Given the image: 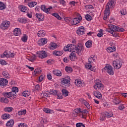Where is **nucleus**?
<instances>
[{
    "label": "nucleus",
    "instance_id": "5701e85b",
    "mask_svg": "<svg viewBox=\"0 0 127 127\" xmlns=\"http://www.w3.org/2000/svg\"><path fill=\"white\" fill-rule=\"evenodd\" d=\"M69 58H70V60H71V61H74V59L76 58V54H75V52H72L70 55H69Z\"/></svg>",
    "mask_w": 127,
    "mask_h": 127
},
{
    "label": "nucleus",
    "instance_id": "7ed1b4c3",
    "mask_svg": "<svg viewBox=\"0 0 127 127\" xmlns=\"http://www.w3.org/2000/svg\"><path fill=\"white\" fill-rule=\"evenodd\" d=\"M75 14L77 17H75L73 18V25H76V24H78V23H80V22H81V20H82L81 14L78 13H76Z\"/></svg>",
    "mask_w": 127,
    "mask_h": 127
},
{
    "label": "nucleus",
    "instance_id": "4d7b16f0",
    "mask_svg": "<svg viewBox=\"0 0 127 127\" xmlns=\"http://www.w3.org/2000/svg\"><path fill=\"white\" fill-rule=\"evenodd\" d=\"M85 67L86 69H90L91 68H92V65H91V64L88 63L85 64Z\"/></svg>",
    "mask_w": 127,
    "mask_h": 127
},
{
    "label": "nucleus",
    "instance_id": "09e8293b",
    "mask_svg": "<svg viewBox=\"0 0 127 127\" xmlns=\"http://www.w3.org/2000/svg\"><path fill=\"white\" fill-rule=\"evenodd\" d=\"M103 31H104V30H103V29H101L99 32V33L97 34V36L98 37H102V36H103V35H104V33H103Z\"/></svg>",
    "mask_w": 127,
    "mask_h": 127
},
{
    "label": "nucleus",
    "instance_id": "680f3d73",
    "mask_svg": "<svg viewBox=\"0 0 127 127\" xmlns=\"http://www.w3.org/2000/svg\"><path fill=\"white\" fill-rule=\"evenodd\" d=\"M18 127H28V126H27V125H26L24 123L19 124Z\"/></svg>",
    "mask_w": 127,
    "mask_h": 127
},
{
    "label": "nucleus",
    "instance_id": "f257e3e1",
    "mask_svg": "<svg viewBox=\"0 0 127 127\" xmlns=\"http://www.w3.org/2000/svg\"><path fill=\"white\" fill-rule=\"evenodd\" d=\"M114 67L117 69H119L121 68L122 65H123V61L122 59H116L115 61L113 62Z\"/></svg>",
    "mask_w": 127,
    "mask_h": 127
},
{
    "label": "nucleus",
    "instance_id": "f3484780",
    "mask_svg": "<svg viewBox=\"0 0 127 127\" xmlns=\"http://www.w3.org/2000/svg\"><path fill=\"white\" fill-rule=\"evenodd\" d=\"M53 73L54 75H56V76H58V77H61V76H62V72L59 70H54Z\"/></svg>",
    "mask_w": 127,
    "mask_h": 127
},
{
    "label": "nucleus",
    "instance_id": "c03bdc74",
    "mask_svg": "<svg viewBox=\"0 0 127 127\" xmlns=\"http://www.w3.org/2000/svg\"><path fill=\"white\" fill-rule=\"evenodd\" d=\"M29 95H30V93H29V91H24L22 93V95H23L24 97H28Z\"/></svg>",
    "mask_w": 127,
    "mask_h": 127
},
{
    "label": "nucleus",
    "instance_id": "f8f14e48",
    "mask_svg": "<svg viewBox=\"0 0 127 127\" xmlns=\"http://www.w3.org/2000/svg\"><path fill=\"white\" fill-rule=\"evenodd\" d=\"M94 88L98 91L99 89H104V85L100 82H97L94 85Z\"/></svg>",
    "mask_w": 127,
    "mask_h": 127
},
{
    "label": "nucleus",
    "instance_id": "a211bd4d",
    "mask_svg": "<svg viewBox=\"0 0 127 127\" xmlns=\"http://www.w3.org/2000/svg\"><path fill=\"white\" fill-rule=\"evenodd\" d=\"M13 125H14V121L11 119L7 122L6 124V126L7 127H13Z\"/></svg>",
    "mask_w": 127,
    "mask_h": 127
},
{
    "label": "nucleus",
    "instance_id": "a19ab883",
    "mask_svg": "<svg viewBox=\"0 0 127 127\" xmlns=\"http://www.w3.org/2000/svg\"><path fill=\"white\" fill-rule=\"evenodd\" d=\"M28 60L29 61H31V62H33V61H35V60H36V56L33 55L29 59H28Z\"/></svg>",
    "mask_w": 127,
    "mask_h": 127
},
{
    "label": "nucleus",
    "instance_id": "4be33fe9",
    "mask_svg": "<svg viewBox=\"0 0 127 127\" xmlns=\"http://www.w3.org/2000/svg\"><path fill=\"white\" fill-rule=\"evenodd\" d=\"M58 94H60V91H58L57 90H53L50 92V94L54 95V96H55L56 97H57Z\"/></svg>",
    "mask_w": 127,
    "mask_h": 127
},
{
    "label": "nucleus",
    "instance_id": "b1692460",
    "mask_svg": "<svg viewBox=\"0 0 127 127\" xmlns=\"http://www.w3.org/2000/svg\"><path fill=\"white\" fill-rule=\"evenodd\" d=\"M41 9L43 10V11H44L46 12V13H50L48 10V9L46 8V7L45 6V5H42L41 6Z\"/></svg>",
    "mask_w": 127,
    "mask_h": 127
},
{
    "label": "nucleus",
    "instance_id": "c756f323",
    "mask_svg": "<svg viewBox=\"0 0 127 127\" xmlns=\"http://www.w3.org/2000/svg\"><path fill=\"white\" fill-rule=\"evenodd\" d=\"M95 55H92L90 58L88 59V63L91 64L93 62H95Z\"/></svg>",
    "mask_w": 127,
    "mask_h": 127
},
{
    "label": "nucleus",
    "instance_id": "ea45409f",
    "mask_svg": "<svg viewBox=\"0 0 127 127\" xmlns=\"http://www.w3.org/2000/svg\"><path fill=\"white\" fill-rule=\"evenodd\" d=\"M12 107H5L4 109V112H8V113H11L12 112Z\"/></svg>",
    "mask_w": 127,
    "mask_h": 127
},
{
    "label": "nucleus",
    "instance_id": "49530a36",
    "mask_svg": "<svg viewBox=\"0 0 127 127\" xmlns=\"http://www.w3.org/2000/svg\"><path fill=\"white\" fill-rule=\"evenodd\" d=\"M80 113H81L82 114L81 116L82 117V119H85V117H84V114H85V115H87V114L89 113V111L86 110H84L81 111Z\"/></svg>",
    "mask_w": 127,
    "mask_h": 127
},
{
    "label": "nucleus",
    "instance_id": "c9c22d12",
    "mask_svg": "<svg viewBox=\"0 0 127 127\" xmlns=\"http://www.w3.org/2000/svg\"><path fill=\"white\" fill-rule=\"evenodd\" d=\"M1 103H4L5 104H8V99L6 98L2 97L0 99Z\"/></svg>",
    "mask_w": 127,
    "mask_h": 127
},
{
    "label": "nucleus",
    "instance_id": "c85d7f7f",
    "mask_svg": "<svg viewBox=\"0 0 127 127\" xmlns=\"http://www.w3.org/2000/svg\"><path fill=\"white\" fill-rule=\"evenodd\" d=\"M114 116V114H113V113L112 112H106V114H105L103 115V116H104V118H112Z\"/></svg>",
    "mask_w": 127,
    "mask_h": 127
},
{
    "label": "nucleus",
    "instance_id": "864d4df0",
    "mask_svg": "<svg viewBox=\"0 0 127 127\" xmlns=\"http://www.w3.org/2000/svg\"><path fill=\"white\" fill-rule=\"evenodd\" d=\"M69 52H74L76 53V50H75V47L74 46H71V47L69 48Z\"/></svg>",
    "mask_w": 127,
    "mask_h": 127
},
{
    "label": "nucleus",
    "instance_id": "a878e982",
    "mask_svg": "<svg viewBox=\"0 0 127 127\" xmlns=\"http://www.w3.org/2000/svg\"><path fill=\"white\" fill-rule=\"evenodd\" d=\"M1 119H2V120H7L8 119H10V115L8 114H3L1 116Z\"/></svg>",
    "mask_w": 127,
    "mask_h": 127
},
{
    "label": "nucleus",
    "instance_id": "dca6fc26",
    "mask_svg": "<svg viewBox=\"0 0 127 127\" xmlns=\"http://www.w3.org/2000/svg\"><path fill=\"white\" fill-rule=\"evenodd\" d=\"M14 35H15V36H19V35H20L21 34V30L19 28H15L14 30Z\"/></svg>",
    "mask_w": 127,
    "mask_h": 127
},
{
    "label": "nucleus",
    "instance_id": "e433bc0d",
    "mask_svg": "<svg viewBox=\"0 0 127 127\" xmlns=\"http://www.w3.org/2000/svg\"><path fill=\"white\" fill-rule=\"evenodd\" d=\"M18 20L21 23H26V22H27V20L23 18H19L18 19Z\"/></svg>",
    "mask_w": 127,
    "mask_h": 127
},
{
    "label": "nucleus",
    "instance_id": "423d86ee",
    "mask_svg": "<svg viewBox=\"0 0 127 127\" xmlns=\"http://www.w3.org/2000/svg\"><path fill=\"white\" fill-rule=\"evenodd\" d=\"M103 70H105L107 73L111 76H113L114 75V70H113V66L111 65H106Z\"/></svg>",
    "mask_w": 127,
    "mask_h": 127
},
{
    "label": "nucleus",
    "instance_id": "cd10ccee",
    "mask_svg": "<svg viewBox=\"0 0 127 127\" xmlns=\"http://www.w3.org/2000/svg\"><path fill=\"white\" fill-rule=\"evenodd\" d=\"M58 46L57 45V44L56 43H51V46L50 47V49H52V50H54V49H56V48Z\"/></svg>",
    "mask_w": 127,
    "mask_h": 127
},
{
    "label": "nucleus",
    "instance_id": "393cba45",
    "mask_svg": "<svg viewBox=\"0 0 127 127\" xmlns=\"http://www.w3.org/2000/svg\"><path fill=\"white\" fill-rule=\"evenodd\" d=\"M2 75L4 78H6V79H9L10 78V75L8 74L7 71H3L2 72Z\"/></svg>",
    "mask_w": 127,
    "mask_h": 127
},
{
    "label": "nucleus",
    "instance_id": "2f4dec72",
    "mask_svg": "<svg viewBox=\"0 0 127 127\" xmlns=\"http://www.w3.org/2000/svg\"><path fill=\"white\" fill-rule=\"evenodd\" d=\"M73 44H68L66 47H64V51H70V48L73 46Z\"/></svg>",
    "mask_w": 127,
    "mask_h": 127
},
{
    "label": "nucleus",
    "instance_id": "4468645a",
    "mask_svg": "<svg viewBox=\"0 0 127 127\" xmlns=\"http://www.w3.org/2000/svg\"><path fill=\"white\" fill-rule=\"evenodd\" d=\"M36 17L38 18L39 21H43L44 20V15L41 13H36Z\"/></svg>",
    "mask_w": 127,
    "mask_h": 127
},
{
    "label": "nucleus",
    "instance_id": "bf43d9fd",
    "mask_svg": "<svg viewBox=\"0 0 127 127\" xmlns=\"http://www.w3.org/2000/svg\"><path fill=\"white\" fill-rule=\"evenodd\" d=\"M44 112L45 113H46L47 114H51V110L48 109V108H45L43 110Z\"/></svg>",
    "mask_w": 127,
    "mask_h": 127
},
{
    "label": "nucleus",
    "instance_id": "3c124183",
    "mask_svg": "<svg viewBox=\"0 0 127 127\" xmlns=\"http://www.w3.org/2000/svg\"><path fill=\"white\" fill-rule=\"evenodd\" d=\"M12 93H17L18 92V88L16 87H13L12 88Z\"/></svg>",
    "mask_w": 127,
    "mask_h": 127
},
{
    "label": "nucleus",
    "instance_id": "79ce46f5",
    "mask_svg": "<svg viewBox=\"0 0 127 127\" xmlns=\"http://www.w3.org/2000/svg\"><path fill=\"white\" fill-rule=\"evenodd\" d=\"M116 0H110L108 3H110V4L111 6H112V7H113V6H115V5L116 4Z\"/></svg>",
    "mask_w": 127,
    "mask_h": 127
},
{
    "label": "nucleus",
    "instance_id": "20e7f679",
    "mask_svg": "<svg viewBox=\"0 0 127 127\" xmlns=\"http://www.w3.org/2000/svg\"><path fill=\"white\" fill-rule=\"evenodd\" d=\"M106 31L109 32V33H112V32H118L119 31V27L116 26L114 25H110L109 26V28L106 29Z\"/></svg>",
    "mask_w": 127,
    "mask_h": 127
},
{
    "label": "nucleus",
    "instance_id": "1a4fd4ad",
    "mask_svg": "<svg viewBox=\"0 0 127 127\" xmlns=\"http://www.w3.org/2000/svg\"><path fill=\"white\" fill-rule=\"evenodd\" d=\"M73 46L75 47V50H76L75 53H76V54H78V55L79 56L81 55V51H84V46H83V45H80V47H79V48H78V47H76V45H73Z\"/></svg>",
    "mask_w": 127,
    "mask_h": 127
},
{
    "label": "nucleus",
    "instance_id": "39448f33",
    "mask_svg": "<svg viewBox=\"0 0 127 127\" xmlns=\"http://www.w3.org/2000/svg\"><path fill=\"white\" fill-rule=\"evenodd\" d=\"M70 80L64 78L61 80V86L63 88H68L70 86Z\"/></svg>",
    "mask_w": 127,
    "mask_h": 127
},
{
    "label": "nucleus",
    "instance_id": "72a5a7b5",
    "mask_svg": "<svg viewBox=\"0 0 127 127\" xmlns=\"http://www.w3.org/2000/svg\"><path fill=\"white\" fill-rule=\"evenodd\" d=\"M37 4V2L35 1H31L28 3V6H29V7H33L35 5H36Z\"/></svg>",
    "mask_w": 127,
    "mask_h": 127
},
{
    "label": "nucleus",
    "instance_id": "a18cd8bd",
    "mask_svg": "<svg viewBox=\"0 0 127 127\" xmlns=\"http://www.w3.org/2000/svg\"><path fill=\"white\" fill-rule=\"evenodd\" d=\"M85 18L87 21H91V20H92V16H91L89 14L85 15Z\"/></svg>",
    "mask_w": 127,
    "mask_h": 127
},
{
    "label": "nucleus",
    "instance_id": "0e129e2a",
    "mask_svg": "<svg viewBox=\"0 0 127 127\" xmlns=\"http://www.w3.org/2000/svg\"><path fill=\"white\" fill-rule=\"evenodd\" d=\"M112 6H111V5L110 4V3L108 2L106 6V9H107L108 10H110V9H111V7Z\"/></svg>",
    "mask_w": 127,
    "mask_h": 127
},
{
    "label": "nucleus",
    "instance_id": "6ab92c4d",
    "mask_svg": "<svg viewBox=\"0 0 127 127\" xmlns=\"http://www.w3.org/2000/svg\"><path fill=\"white\" fill-rule=\"evenodd\" d=\"M93 94L94 96L97 98V99H102V94L100 93L99 91H94L93 92Z\"/></svg>",
    "mask_w": 127,
    "mask_h": 127
},
{
    "label": "nucleus",
    "instance_id": "6e6d98bb",
    "mask_svg": "<svg viewBox=\"0 0 127 127\" xmlns=\"http://www.w3.org/2000/svg\"><path fill=\"white\" fill-rule=\"evenodd\" d=\"M80 101L81 102L82 104H83L84 106L86 107V105L88 104V102L86 101L85 100H84L83 99H80Z\"/></svg>",
    "mask_w": 127,
    "mask_h": 127
},
{
    "label": "nucleus",
    "instance_id": "0eeeda50",
    "mask_svg": "<svg viewBox=\"0 0 127 127\" xmlns=\"http://www.w3.org/2000/svg\"><path fill=\"white\" fill-rule=\"evenodd\" d=\"M37 55L39 58H41V59H43V58H46V57H47V54H46V52H45V51L37 52Z\"/></svg>",
    "mask_w": 127,
    "mask_h": 127
},
{
    "label": "nucleus",
    "instance_id": "37998d69",
    "mask_svg": "<svg viewBox=\"0 0 127 127\" xmlns=\"http://www.w3.org/2000/svg\"><path fill=\"white\" fill-rule=\"evenodd\" d=\"M27 39L28 37L26 36V34H24L21 38V40L23 42H27Z\"/></svg>",
    "mask_w": 127,
    "mask_h": 127
},
{
    "label": "nucleus",
    "instance_id": "f704fd0d",
    "mask_svg": "<svg viewBox=\"0 0 127 127\" xmlns=\"http://www.w3.org/2000/svg\"><path fill=\"white\" fill-rule=\"evenodd\" d=\"M53 54L54 55H56V56H61L62 54H63V53L60 51H55L53 52Z\"/></svg>",
    "mask_w": 127,
    "mask_h": 127
},
{
    "label": "nucleus",
    "instance_id": "f03ea898",
    "mask_svg": "<svg viewBox=\"0 0 127 127\" xmlns=\"http://www.w3.org/2000/svg\"><path fill=\"white\" fill-rule=\"evenodd\" d=\"M10 26V22L8 21H4L2 22L1 24L0 25V28L3 30H5L7 29Z\"/></svg>",
    "mask_w": 127,
    "mask_h": 127
},
{
    "label": "nucleus",
    "instance_id": "6e6552de",
    "mask_svg": "<svg viewBox=\"0 0 127 127\" xmlns=\"http://www.w3.org/2000/svg\"><path fill=\"white\" fill-rule=\"evenodd\" d=\"M85 32L86 30L84 26L79 27L76 31V33L78 35H84Z\"/></svg>",
    "mask_w": 127,
    "mask_h": 127
},
{
    "label": "nucleus",
    "instance_id": "ddd939ff",
    "mask_svg": "<svg viewBox=\"0 0 127 127\" xmlns=\"http://www.w3.org/2000/svg\"><path fill=\"white\" fill-rule=\"evenodd\" d=\"M64 20L65 21H66V22H67L68 24L74 25V23H73V18H70L69 17H66L64 18Z\"/></svg>",
    "mask_w": 127,
    "mask_h": 127
},
{
    "label": "nucleus",
    "instance_id": "58836bf2",
    "mask_svg": "<svg viewBox=\"0 0 127 127\" xmlns=\"http://www.w3.org/2000/svg\"><path fill=\"white\" fill-rule=\"evenodd\" d=\"M2 95L4 96V97H6V98H10L11 97V96H10V92H3L2 93Z\"/></svg>",
    "mask_w": 127,
    "mask_h": 127
},
{
    "label": "nucleus",
    "instance_id": "8fccbe9b",
    "mask_svg": "<svg viewBox=\"0 0 127 127\" xmlns=\"http://www.w3.org/2000/svg\"><path fill=\"white\" fill-rule=\"evenodd\" d=\"M5 8V6L4 5V4L0 1V10H2V9H4Z\"/></svg>",
    "mask_w": 127,
    "mask_h": 127
},
{
    "label": "nucleus",
    "instance_id": "7c9ffc66",
    "mask_svg": "<svg viewBox=\"0 0 127 127\" xmlns=\"http://www.w3.org/2000/svg\"><path fill=\"white\" fill-rule=\"evenodd\" d=\"M65 70L66 72H67V73H71V72H73V68H72L71 66H65Z\"/></svg>",
    "mask_w": 127,
    "mask_h": 127
},
{
    "label": "nucleus",
    "instance_id": "412c9836",
    "mask_svg": "<svg viewBox=\"0 0 127 127\" xmlns=\"http://www.w3.org/2000/svg\"><path fill=\"white\" fill-rule=\"evenodd\" d=\"M74 83L77 87H83L84 86V84L82 83V81H79L78 79L75 80Z\"/></svg>",
    "mask_w": 127,
    "mask_h": 127
},
{
    "label": "nucleus",
    "instance_id": "de8ad7c7",
    "mask_svg": "<svg viewBox=\"0 0 127 127\" xmlns=\"http://www.w3.org/2000/svg\"><path fill=\"white\" fill-rule=\"evenodd\" d=\"M26 114V110H25L20 111L18 112V115L19 116H22V115H25Z\"/></svg>",
    "mask_w": 127,
    "mask_h": 127
},
{
    "label": "nucleus",
    "instance_id": "aec40b11",
    "mask_svg": "<svg viewBox=\"0 0 127 127\" xmlns=\"http://www.w3.org/2000/svg\"><path fill=\"white\" fill-rule=\"evenodd\" d=\"M45 31L44 30H40L37 33V35L39 37H44V36H45Z\"/></svg>",
    "mask_w": 127,
    "mask_h": 127
},
{
    "label": "nucleus",
    "instance_id": "e2e57ef3",
    "mask_svg": "<svg viewBox=\"0 0 127 127\" xmlns=\"http://www.w3.org/2000/svg\"><path fill=\"white\" fill-rule=\"evenodd\" d=\"M47 63L48 64H49L50 65H51V64H53L54 63V60H49L47 61Z\"/></svg>",
    "mask_w": 127,
    "mask_h": 127
},
{
    "label": "nucleus",
    "instance_id": "2eb2a0df",
    "mask_svg": "<svg viewBox=\"0 0 127 127\" xmlns=\"http://www.w3.org/2000/svg\"><path fill=\"white\" fill-rule=\"evenodd\" d=\"M19 7L20 11H22V12H28L27 7L24 5H20L19 6Z\"/></svg>",
    "mask_w": 127,
    "mask_h": 127
},
{
    "label": "nucleus",
    "instance_id": "69168bd1",
    "mask_svg": "<svg viewBox=\"0 0 127 127\" xmlns=\"http://www.w3.org/2000/svg\"><path fill=\"white\" fill-rule=\"evenodd\" d=\"M34 72L35 74H39L40 73H41V70L38 68H36L34 70Z\"/></svg>",
    "mask_w": 127,
    "mask_h": 127
},
{
    "label": "nucleus",
    "instance_id": "9b49d317",
    "mask_svg": "<svg viewBox=\"0 0 127 127\" xmlns=\"http://www.w3.org/2000/svg\"><path fill=\"white\" fill-rule=\"evenodd\" d=\"M47 39L45 38H41L38 41V44L39 46H43V45H45L47 43Z\"/></svg>",
    "mask_w": 127,
    "mask_h": 127
},
{
    "label": "nucleus",
    "instance_id": "338daca9",
    "mask_svg": "<svg viewBox=\"0 0 127 127\" xmlns=\"http://www.w3.org/2000/svg\"><path fill=\"white\" fill-rule=\"evenodd\" d=\"M74 112L75 114H79V113H81V109L80 108H77L74 110Z\"/></svg>",
    "mask_w": 127,
    "mask_h": 127
},
{
    "label": "nucleus",
    "instance_id": "603ef678",
    "mask_svg": "<svg viewBox=\"0 0 127 127\" xmlns=\"http://www.w3.org/2000/svg\"><path fill=\"white\" fill-rule=\"evenodd\" d=\"M85 9H93L94 8V7L92 5H86L85 6Z\"/></svg>",
    "mask_w": 127,
    "mask_h": 127
},
{
    "label": "nucleus",
    "instance_id": "13d9d810",
    "mask_svg": "<svg viewBox=\"0 0 127 127\" xmlns=\"http://www.w3.org/2000/svg\"><path fill=\"white\" fill-rule=\"evenodd\" d=\"M11 97L12 98V99H14V98H16V93L15 92L12 93V91L10 92Z\"/></svg>",
    "mask_w": 127,
    "mask_h": 127
},
{
    "label": "nucleus",
    "instance_id": "bb28decb",
    "mask_svg": "<svg viewBox=\"0 0 127 127\" xmlns=\"http://www.w3.org/2000/svg\"><path fill=\"white\" fill-rule=\"evenodd\" d=\"M62 92L63 96H64V97H68L69 95V91H68V90L65 89H63Z\"/></svg>",
    "mask_w": 127,
    "mask_h": 127
},
{
    "label": "nucleus",
    "instance_id": "473e14b6",
    "mask_svg": "<svg viewBox=\"0 0 127 127\" xmlns=\"http://www.w3.org/2000/svg\"><path fill=\"white\" fill-rule=\"evenodd\" d=\"M92 43H93V42L91 40H89L85 43V45L87 47V48H90V47H92Z\"/></svg>",
    "mask_w": 127,
    "mask_h": 127
},
{
    "label": "nucleus",
    "instance_id": "4c0bfd02",
    "mask_svg": "<svg viewBox=\"0 0 127 127\" xmlns=\"http://www.w3.org/2000/svg\"><path fill=\"white\" fill-rule=\"evenodd\" d=\"M52 15H53V16H55V17H56V18H57V19H58L59 20H61V19H62V18H61V17H60L58 13H54L52 14Z\"/></svg>",
    "mask_w": 127,
    "mask_h": 127
},
{
    "label": "nucleus",
    "instance_id": "052dcab7",
    "mask_svg": "<svg viewBox=\"0 0 127 127\" xmlns=\"http://www.w3.org/2000/svg\"><path fill=\"white\" fill-rule=\"evenodd\" d=\"M76 127H85V125H83V123H79L76 124Z\"/></svg>",
    "mask_w": 127,
    "mask_h": 127
},
{
    "label": "nucleus",
    "instance_id": "9d476101",
    "mask_svg": "<svg viewBox=\"0 0 127 127\" xmlns=\"http://www.w3.org/2000/svg\"><path fill=\"white\" fill-rule=\"evenodd\" d=\"M8 83V81L7 80V79L0 78V87H2V88H4V86H6Z\"/></svg>",
    "mask_w": 127,
    "mask_h": 127
},
{
    "label": "nucleus",
    "instance_id": "5fc2aeb1",
    "mask_svg": "<svg viewBox=\"0 0 127 127\" xmlns=\"http://www.w3.org/2000/svg\"><path fill=\"white\" fill-rule=\"evenodd\" d=\"M49 95H51L50 92H48V91H47L45 93H43L42 97H43V98H47V97L49 96Z\"/></svg>",
    "mask_w": 127,
    "mask_h": 127
},
{
    "label": "nucleus",
    "instance_id": "774afa93",
    "mask_svg": "<svg viewBox=\"0 0 127 127\" xmlns=\"http://www.w3.org/2000/svg\"><path fill=\"white\" fill-rule=\"evenodd\" d=\"M0 64H1V65H6V62L4 60H0Z\"/></svg>",
    "mask_w": 127,
    "mask_h": 127
}]
</instances>
